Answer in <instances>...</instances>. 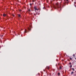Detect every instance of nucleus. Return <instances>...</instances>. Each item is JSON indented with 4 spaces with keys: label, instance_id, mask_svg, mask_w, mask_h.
Instances as JSON below:
<instances>
[{
    "label": "nucleus",
    "instance_id": "obj_25",
    "mask_svg": "<svg viewBox=\"0 0 76 76\" xmlns=\"http://www.w3.org/2000/svg\"><path fill=\"white\" fill-rule=\"evenodd\" d=\"M44 8H45L44 7H43V9H44Z\"/></svg>",
    "mask_w": 76,
    "mask_h": 76
},
{
    "label": "nucleus",
    "instance_id": "obj_7",
    "mask_svg": "<svg viewBox=\"0 0 76 76\" xmlns=\"http://www.w3.org/2000/svg\"><path fill=\"white\" fill-rule=\"evenodd\" d=\"M59 69H61L62 68H61V66H60Z\"/></svg>",
    "mask_w": 76,
    "mask_h": 76
},
{
    "label": "nucleus",
    "instance_id": "obj_3",
    "mask_svg": "<svg viewBox=\"0 0 76 76\" xmlns=\"http://www.w3.org/2000/svg\"><path fill=\"white\" fill-rule=\"evenodd\" d=\"M27 32H29V31H27V30H26V29H25V31H24V33H27Z\"/></svg>",
    "mask_w": 76,
    "mask_h": 76
},
{
    "label": "nucleus",
    "instance_id": "obj_4",
    "mask_svg": "<svg viewBox=\"0 0 76 76\" xmlns=\"http://www.w3.org/2000/svg\"><path fill=\"white\" fill-rule=\"evenodd\" d=\"M69 0H64V1L65 2V3H67Z\"/></svg>",
    "mask_w": 76,
    "mask_h": 76
},
{
    "label": "nucleus",
    "instance_id": "obj_28",
    "mask_svg": "<svg viewBox=\"0 0 76 76\" xmlns=\"http://www.w3.org/2000/svg\"><path fill=\"white\" fill-rule=\"evenodd\" d=\"M75 59L76 60V58H75Z\"/></svg>",
    "mask_w": 76,
    "mask_h": 76
},
{
    "label": "nucleus",
    "instance_id": "obj_11",
    "mask_svg": "<svg viewBox=\"0 0 76 76\" xmlns=\"http://www.w3.org/2000/svg\"><path fill=\"white\" fill-rule=\"evenodd\" d=\"M60 74V73H58V75H59Z\"/></svg>",
    "mask_w": 76,
    "mask_h": 76
},
{
    "label": "nucleus",
    "instance_id": "obj_18",
    "mask_svg": "<svg viewBox=\"0 0 76 76\" xmlns=\"http://www.w3.org/2000/svg\"><path fill=\"white\" fill-rule=\"evenodd\" d=\"M72 64V63H71V62H70V63H69V64Z\"/></svg>",
    "mask_w": 76,
    "mask_h": 76
},
{
    "label": "nucleus",
    "instance_id": "obj_16",
    "mask_svg": "<svg viewBox=\"0 0 76 76\" xmlns=\"http://www.w3.org/2000/svg\"><path fill=\"white\" fill-rule=\"evenodd\" d=\"M28 11H29V12H31V10H30V9H29Z\"/></svg>",
    "mask_w": 76,
    "mask_h": 76
},
{
    "label": "nucleus",
    "instance_id": "obj_23",
    "mask_svg": "<svg viewBox=\"0 0 76 76\" xmlns=\"http://www.w3.org/2000/svg\"><path fill=\"white\" fill-rule=\"evenodd\" d=\"M1 37H3V35H1Z\"/></svg>",
    "mask_w": 76,
    "mask_h": 76
},
{
    "label": "nucleus",
    "instance_id": "obj_12",
    "mask_svg": "<svg viewBox=\"0 0 76 76\" xmlns=\"http://www.w3.org/2000/svg\"><path fill=\"white\" fill-rule=\"evenodd\" d=\"M73 57H75V54H73Z\"/></svg>",
    "mask_w": 76,
    "mask_h": 76
},
{
    "label": "nucleus",
    "instance_id": "obj_5",
    "mask_svg": "<svg viewBox=\"0 0 76 76\" xmlns=\"http://www.w3.org/2000/svg\"><path fill=\"white\" fill-rule=\"evenodd\" d=\"M3 16H4V17H5V16H6V14H3Z\"/></svg>",
    "mask_w": 76,
    "mask_h": 76
},
{
    "label": "nucleus",
    "instance_id": "obj_8",
    "mask_svg": "<svg viewBox=\"0 0 76 76\" xmlns=\"http://www.w3.org/2000/svg\"><path fill=\"white\" fill-rule=\"evenodd\" d=\"M72 70H73V71H75V69H74V68H72Z\"/></svg>",
    "mask_w": 76,
    "mask_h": 76
},
{
    "label": "nucleus",
    "instance_id": "obj_6",
    "mask_svg": "<svg viewBox=\"0 0 76 76\" xmlns=\"http://www.w3.org/2000/svg\"><path fill=\"white\" fill-rule=\"evenodd\" d=\"M28 30H29V31H31V28L29 27L28 28Z\"/></svg>",
    "mask_w": 76,
    "mask_h": 76
},
{
    "label": "nucleus",
    "instance_id": "obj_2",
    "mask_svg": "<svg viewBox=\"0 0 76 76\" xmlns=\"http://www.w3.org/2000/svg\"><path fill=\"white\" fill-rule=\"evenodd\" d=\"M34 8L35 10H38V9H37V8L36 6L34 7Z\"/></svg>",
    "mask_w": 76,
    "mask_h": 76
},
{
    "label": "nucleus",
    "instance_id": "obj_20",
    "mask_svg": "<svg viewBox=\"0 0 76 76\" xmlns=\"http://www.w3.org/2000/svg\"><path fill=\"white\" fill-rule=\"evenodd\" d=\"M21 11H22V10H20V12H21Z\"/></svg>",
    "mask_w": 76,
    "mask_h": 76
},
{
    "label": "nucleus",
    "instance_id": "obj_13",
    "mask_svg": "<svg viewBox=\"0 0 76 76\" xmlns=\"http://www.w3.org/2000/svg\"><path fill=\"white\" fill-rule=\"evenodd\" d=\"M72 67V65H71L70 66V68H71Z\"/></svg>",
    "mask_w": 76,
    "mask_h": 76
},
{
    "label": "nucleus",
    "instance_id": "obj_10",
    "mask_svg": "<svg viewBox=\"0 0 76 76\" xmlns=\"http://www.w3.org/2000/svg\"><path fill=\"white\" fill-rule=\"evenodd\" d=\"M69 59H70V60H72V58H69Z\"/></svg>",
    "mask_w": 76,
    "mask_h": 76
},
{
    "label": "nucleus",
    "instance_id": "obj_24",
    "mask_svg": "<svg viewBox=\"0 0 76 76\" xmlns=\"http://www.w3.org/2000/svg\"><path fill=\"white\" fill-rule=\"evenodd\" d=\"M48 69H49V67H48Z\"/></svg>",
    "mask_w": 76,
    "mask_h": 76
},
{
    "label": "nucleus",
    "instance_id": "obj_26",
    "mask_svg": "<svg viewBox=\"0 0 76 76\" xmlns=\"http://www.w3.org/2000/svg\"><path fill=\"white\" fill-rule=\"evenodd\" d=\"M30 27H31V26H30Z\"/></svg>",
    "mask_w": 76,
    "mask_h": 76
},
{
    "label": "nucleus",
    "instance_id": "obj_27",
    "mask_svg": "<svg viewBox=\"0 0 76 76\" xmlns=\"http://www.w3.org/2000/svg\"><path fill=\"white\" fill-rule=\"evenodd\" d=\"M59 0V1H60V0H61H61Z\"/></svg>",
    "mask_w": 76,
    "mask_h": 76
},
{
    "label": "nucleus",
    "instance_id": "obj_17",
    "mask_svg": "<svg viewBox=\"0 0 76 76\" xmlns=\"http://www.w3.org/2000/svg\"><path fill=\"white\" fill-rule=\"evenodd\" d=\"M30 6H32V4H30Z\"/></svg>",
    "mask_w": 76,
    "mask_h": 76
},
{
    "label": "nucleus",
    "instance_id": "obj_14",
    "mask_svg": "<svg viewBox=\"0 0 76 76\" xmlns=\"http://www.w3.org/2000/svg\"><path fill=\"white\" fill-rule=\"evenodd\" d=\"M12 16H13V17H14L15 16V15H13V14L12 15Z\"/></svg>",
    "mask_w": 76,
    "mask_h": 76
},
{
    "label": "nucleus",
    "instance_id": "obj_19",
    "mask_svg": "<svg viewBox=\"0 0 76 76\" xmlns=\"http://www.w3.org/2000/svg\"><path fill=\"white\" fill-rule=\"evenodd\" d=\"M19 17H20V18H21V17H20V15H19Z\"/></svg>",
    "mask_w": 76,
    "mask_h": 76
},
{
    "label": "nucleus",
    "instance_id": "obj_21",
    "mask_svg": "<svg viewBox=\"0 0 76 76\" xmlns=\"http://www.w3.org/2000/svg\"><path fill=\"white\" fill-rule=\"evenodd\" d=\"M34 16H35V13H34Z\"/></svg>",
    "mask_w": 76,
    "mask_h": 76
},
{
    "label": "nucleus",
    "instance_id": "obj_22",
    "mask_svg": "<svg viewBox=\"0 0 76 76\" xmlns=\"http://www.w3.org/2000/svg\"><path fill=\"white\" fill-rule=\"evenodd\" d=\"M18 17H19V14L18 15Z\"/></svg>",
    "mask_w": 76,
    "mask_h": 76
},
{
    "label": "nucleus",
    "instance_id": "obj_9",
    "mask_svg": "<svg viewBox=\"0 0 76 76\" xmlns=\"http://www.w3.org/2000/svg\"><path fill=\"white\" fill-rule=\"evenodd\" d=\"M74 73V72H71V74H73Z\"/></svg>",
    "mask_w": 76,
    "mask_h": 76
},
{
    "label": "nucleus",
    "instance_id": "obj_15",
    "mask_svg": "<svg viewBox=\"0 0 76 76\" xmlns=\"http://www.w3.org/2000/svg\"><path fill=\"white\" fill-rule=\"evenodd\" d=\"M32 1L33 2H34V1H34V0H33Z\"/></svg>",
    "mask_w": 76,
    "mask_h": 76
},
{
    "label": "nucleus",
    "instance_id": "obj_1",
    "mask_svg": "<svg viewBox=\"0 0 76 76\" xmlns=\"http://www.w3.org/2000/svg\"><path fill=\"white\" fill-rule=\"evenodd\" d=\"M61 2L59 4H58V3L57 2L56 3V6H55V5H53V7L55 9H56L57 8H58V9H59L60 10H58L59 12H60L61 11Z\"/></svg>",
    "mask_w": 76,
    "mask_h": 76
}]
</instances>
